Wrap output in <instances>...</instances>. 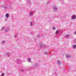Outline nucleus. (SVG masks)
Returning a JSON list of instances; mask_svg holds the SVG:
<instances>
[{"label": "nucleus", "instance_id": "nucleus-18", "mask_svg": "<svg viewBox=\"0 0 76 76\" xmlns=\"http://www.w3.org/2000/svg\"><path fill=\"white\" fill-rule=\"evenodd\" d=\"M30 25L31 26H32V22H31L30 23Z\"/></svg>", "mask_w": 76, "mask_h": 76}, {"label": "nucleus", "instance_id": "nucleus-19", "mask_svg": "<svg viewBox=\"0 0 76 76\" xmlns=\"http://www.w3.org/2000/svg\"><path fill=\"white\" fill-rule=\"evenodd\" d=\"M65 36L66 37H69V35H65Z\"/></svg>", "mask_w": 76, "mask_h": 76}, {"label": "nucleus", "instance_id": "nucleus-14", "mask_svg": "<svg viewBox=\"0 0 76 76\" xmlns=\"http://www.w3.org/2000/svg\"><path fill=\"white\" fill-rule=\"evenodd\" d=\"M4 43H5V41H4V40L2 42V44H4Z\"/></svg>", "mask_w": 76, "mask_h": 76}, {"label": "nucleus", "instance_id": "nucleus-3", "mask_svg": "<svg viewBox=\"0 0 76 76\" xmlns=\"http://www.w3.org/2000/svg\"><path fill=\"white\" fill-rule=\"evenodd\" d=\"M10 30V28H6V30L4 31L5 32H9Z\"/></svg>", "mask_w": 76, "mask_h": 76}, {"label": "nucleus", "instance_id": "nucleus-21", "mask_svg": "<svg viewBox=\"0 0 76 76\" xmlns=\"http://www.w3.org/2000/svg\"><path fill=\"white\" fill-rule=\"evenodd\" d=\"M17 62H19V59H17Z\"/></svg>", "mask_w": 76, "mask_h": 76}, {"label": "nucleus", "instance_id": "nucleus-26", "mask_svg": "<svg viewBox=\"0 0 76 76\" xmlns=\"http://www.w3.org/2000/svg\"><path fill=\"white\" fill-rule=\"evenodd\" d=\"M21 70V71H22V72H24V70Z\"/></svg>", "mask_w": 76, "mask_h": 76}, {"label": "nucleus", "instance_id": "nucleus-10", "mask_svg": "<svg viewBox=\"0 0 76 76\" xmlns=\"http://www.w3.org/2000/svg\"><path fill=\"white\" fill-rule=\"evenodd\" d=\"M6 55H7V56H8V57H9V56H10V54L9 53H6Z\"/></svg>", "mask_w": 76, "mask_h": 76}, {"label": "nucleus", "instance_id": "nucleus-7", "mask_svg": "<svg viewBox=\"0 0 76 76\" xmlns=\"http://www.w3.org/2000/svg\"><path fill=\"white\" fill-rule=\"evenodd\" d=\"M6 18H8L9 17V14H7L6 15Z\"/></svg>", "mask_w": 76, "mask_h": 76}, {"label": "nucleus", "instance_id": "nucleus-17", "mask_svg": "<svg viewBox=\"0 0 76 76\" xmlns=\"http://www.w3.org/2000/svg\"><path fill=\"white\" fill-rule=\"evenodd\" d=\"M58 32H59L58 31V30L56 31V34H58Z\"/></svg>", "mask_w": 76, "mask_h": 76}, {"label": "nucleus", "instance_id": "nucleus-13", "mask_svg": "<svg viewBox=\"0 0 76 76\" xmlns=\"http://www.w3.org/2000/svg\"><path fill=\"white\" fill-rule=\"evenodd\" d=\"M4 27H2V28L1 29V31H3L4 30Z\"/></svg>", "mask_w": 76, "mask_h": 76}, {"label": "nucleus", "instance_id": "nucleus-25", "mask_svg": "<svg viewBox=\"0 0 76 76\" xmlns=\"http://www.w3.org/2000/svg\"><path fill=\"white\" fill-rule=\"evenodd\" d=\"M14 37H15V38H16V36L15 35H14Z\"/></svg>", "mask_w": 76, "mask_h": 76}, {"label": "nucleus", "instance_id": "nucleus-8", "mask_svg": "<svg viewBox=\"0 0 76 76\" xmlns=\"http://www.w3.org/2000/svg\"><path fill=\"white\" fill-rule=\"evenodd\" d=\"M66 57L67 58H69V57H70V56L69 55H66Z\"/></svg>", "mask_w": 76, "mask_h": 76}, {"label": "nucleus", "instance_id": "nucleus-2", "mask_svg": "<svg viewBox=\"0 0 76 76\" xmlns=\"http://www.w3.org/2000/svg\"><path fill=\"white\" fill-rule=\"evenodd\" d=\"M57 7L54 6L53 7V10L55 12H56V11H57Z\"/></svg>", "mask_w": 76, "mask_h": 76}, {"label": "nucleus", "instance_id": "nucleus-9", "mask_svg": "<svg viewBox=\"0 0 76 76\" xmlns=\"http://www.w3.org/2000/svg\"><path fill=\"white\" fill-rule=\"evenodd\" d=\"M44 54H45V55H48V53H47L46 52H44Z\"/></svg>", "mask_w": 76, "mask_h": 76}, {"label": "nucleus", "instance_id": "nucleus-22", "mask_svg": "<svg viewBox=\"0 0 76 76\" xmlns=\"http://www.w3.org/2000/svg\"><path fill=\"white\" fill-rule=\"evenodd\" d=\"M1 75H2V76H4V73H2L1 74Z\"/></svg>", "mask_w": 76, "mask_h": 76}, {"label": "nucleus", "instance_id": "nucleus-16", "mask_svg": "<svg viewBox=\"0 0 76 76\" xmlns=\"http://www.w3.org/2000/svg\"><path fill=\"white\" fill-rule=\"evenodd\" d=\"M76 48V45H74V46H73L72 48Z\"/></svg>", "mask_w": 76, "mask_h": 76}, {"label": "nucleus", "instance_id": "nucleus-6", "mask_svg": "<svg viewBox=\"0 0 76 76\" xmlns=\"http://www.w3.org/2000/svg\"><path fill=\"white\" fill-rule=\"evenodd\" d=\"M34 13V12L33 11H31L30 12L29 15L30 16H31L32 14Z\"/></svg>", "mask_w": 76, "mask_h": 76}, {"label": "nucleus", "instance_id": "nucleus-12", "mask_svg": "<svg viewBox=\"0 0 76 76\" xmlns=\"http://www.w3.org/2000/svg\"><path fill=\"white\" fill-rule=\"evenodd\" d=\"M58 64H60L61 62H60V61H58Z\"/></svg>", "mask_w": 76, "mask_h": 76}, {"label": "nucleus", "instance_id": "nucleus-1", "mask_svg": "<svg viewBox=\"0 0 76 76\" xmlns=\"http://www.w3.org/2000/svg\"><path fill=\"white\" fill-rule=\"evenodd\" d=\"M39 46L40 47H42L43 49H45V48H46V46L44 45V44L42 43L39 44Z\"/></svg>", "mask_w": 76, "mask_h": 76}, {"label": "nucleus", "instance_id": "nucleus-20", "mask_svg": "<svg viewBox=\"0 0 76 76\" xmlns=\"http://www.w3.org/2000/svg\"><path fill=\"white\" fill-rule=\"evenodd\" d=\"M37 38H39V37H40V35L39 34L37 35Z\"/></svg>", "mask_w": 76, "mask_h": 76}, {"label": "nucleus", "instance_id": "nucleus-11", "mask_svg": "<svg viewBox=\"0 0 76 76\" xmlns=\"http://www.w3.org/2000/svg\"><path fill=\"white\" fill-rule=\"evenodd\" d=\"M31 59L30 58H28V62H31Z\"/></svg>", "mask_w": 76, "mask_h": 76}, {"label": "nucleus", "instance_id": "nucleus-23", "mask_svg": "<svg viewBox=\"0 0 76 76\" xmlns=\"http://www.w3.org/2000/svg\"><path fill=\"white\" fill-rule=\"evenodd\" d=\"M74 35H76V31H75V32H74Z\"/></svg>", "mask_w": 76, "mask_h": 76}, {"label": "nucleus", "instance_id": "nucleus-4", "mask_svg": "<svg viewBox=\"0 0 76 76\" xmlns=\"http://www.w3.org/2000/svg\"><path fill=\"white\" fill-rule=\"evenodd\" d=\"M38 65L37 64H34L33 65L34 67H38Z\"/></svg>", "mask_w": 76, "mask_h": 76}, {"label": "nucleus", "instance_id": "nucleus-5", "mask_svg": "<svg viewBox=\"0 0 76 76\" xmlns=\"http://www.w3.org/2000/svg\"><path fill=\"white\" fill-rule=\"evenodd\" d=\"M76 15H72V19H74L75 20L76 19Z\"/></svg>", "mask_w": 76, "mask_h": 76}, {"label": "nucleus", "instance_id": "nucleus-24", "mask_svg": "<svg viewBox=\"0 0 76 76\" xmlns=\"http://www.w3.org/2000/svg\"><path fill=\"white\" fill-rule=\"evenodd\" d=\"M74 41L75 42H76V39H74Z\"/></svg>", "mask_w": 76, "mask_h": 76}, {"label": "nucleus", "instance_id": "nucleus-15", "mask_svg": "<svg viewBox=\"0 0 76 76\" xmlns=\"http://www.w3.org/2000/svg\"><path fill=\"white\" fill-rule=\"evenodd\" d=\"M52 29L53 30H55L56 29V28H55L54 27H53L52 28Z\"/></svg>", "mask_w": 76, "mask_h": 76}, {"label": "nucleus", "instance_id": "nucleus-27", "mask_svg": "<svg viewBox=\"0 0 76 76\" xmlns=\"http://www.w3.org/2000/svg\"><path fill=\"white\" fill-rule=\"evenodd\" d=\"M49 4V2H48L46 3V4Z\"/></svg>", "mask_w": 76, "mask_h": 76}]
</instances>
